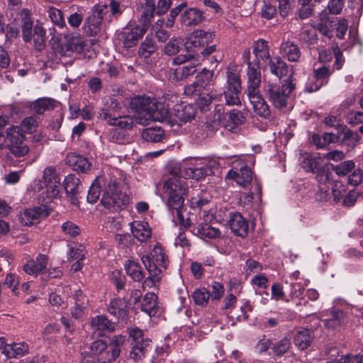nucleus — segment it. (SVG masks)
<instances>
[{
    "label": "nucleus",
    "instance_id": "nucleus-2",
    "mask_svg": "<svg viewBox=\"0 0 363 363\" xmlns=\"http://www.w3.org/2000/svg\"><path fill=\"white\" fill-rule=\"evenodd\" d=\"M215 37V32L197 30L187 38L185 48L189 52H192L196 55L200 53L203 58L208 57L216 50L215 44L208 45Z\"/></svg>",
    "mask_w": 363,
    "mask_h": 363
},
{
    "label": "nucleus",
    "instance_id": "nucleus-12",
    "mask_svg": "<svg viewBox=\"0 0 363 363\" xmlns=\"http://www.w3.org/2000/svg\"><path fill=\"white\" fill-rule=\"evenodd\" d=\"M91 326L94 334L98 337L106 335L115 330L113 323L104 315L93 318L91 320Z\"/></svg>",
    "mask_w": 363,
    "mask_h": 363
},
{
    "label": "nucleus",
    "instance_id": "nucleus-44",
    "mask_svg": "<svg viewBox=\"0 0 363 363\" xmlns=\"http://www.w3.org/2000/svg\"><path fill=\"white\" fill-rule=\"evenodd\" d=\"M157 296L154 293H147L145 295L142 304L141 310L148 314L150 316L155 315L157 313Z\"/></svg>",
    "mask_w": 363,
    "mask_h": 363
},
{
    "label": "nucleus",
    "instance_id": "nucleus-11",
    "mask_svg": "<svg viewBox=\"0 0 363 363\" xmlns=\"http://www.w3.org/2000/svg\"><path fill=\"white\" fill-rule=\"evenodd\" d=\"M141 260L149 272V277L143 283V289L156 287V284L161 280L162 270L151 262L150 256H143Z\"/></svg>",
    "mask_w": 363,
    "mask_h": 363
},
{
    "label": "nucleus",
    "instance_id": "nucleus-14",
    "mask_svg": "<svg viewBox=\"0 0 363 363\" xmlns=\"http://www.w3.org/2000/svg\"><path fill=\"white\" fill-rule=\"evenodd\" d=\"M49 258L47 255L39 254L36 259H30L24 265L23 269L25 272L30 275H38L43 274V271L46 269L48 264Z\"/></svg>",
    "mask_w": 363,
    "mask_h": 363
},
{
    "label": "nucleus",
    "instance_id": "nucleus-39",
    "mask_svg": "<svg viewBox=\"0 0 363 363\" xmlns=\"http://www.w3.org/2000/svg\"><path fill=\"white\" fill-rule=\"evenodd\" d=\"M157 50V45L155 40L152 36L147 35L139 47L138 55L144 58H148L154 54Z\"/></svg>",
    "mask_w": 363,
    "mask_h": 363
},
{
    "label": "nucleus",
    "instance_id": "nucleus-6",
    "mask_svg": "<svg viewBox=\"0 0 363 363\" xmlns=\"http://www.w3.org/2000/svg\"><path fill=\"white\" fill-rule=\"evenodd\" d=\"M4 147L9 152L16 157L26 155L29 148L24 142V135L18 127H11L7 129L4 139Z\"/></svg>",
    "mask_w": 363,
    "mask_h": 363
},
{
    "label": "nucleus",
    "instance_id": "nucleus-30",
    "mask_svg": "<svg viewBox=\"0 0 363 363\" xmlns=\"http://www.w3.org/2000/svg\"><path fill=\"white\" fill-rule=\"evenodd\" d=\"M176 117L182 122H189L195 118L196 109L192 104H180L174 109Z\"/></svg>",
    "mask_w": 363,
    "mask_h": 363
},
{
    "label": "nucleus",
    "instance_id": "nucleus-62",
    "mask_svg": "<svg viewBox=\"0 0 363 363\" xmlns=\"http://www.w3.org/2000/svg\"><path fill=\"white\" fill-rule=\"evenodd\" d=\"M315 29L316 30H318L321 34H323V35L328 38H331L333 36L332 21H328L321 19L320 22L318 24L317 28H315Z\"/></svg>",
    "mask_w": 363,
    "mask_h": 363
},
{
    "label": "nucleus",
    "instance_id": "nucleus-61",
    "mask_svg": "<svg viewBox=\"0 0 363 363\" xmlns=\"http://www.w3.org/2000/svg\"><path fill=\"white\" fill-rule=\"evenodd\" d=\"M62 232L71 237L74 238L80 234L81 230L79 227L72 221H67L62 225Z\"/></svg>",
    "mask_w": 363,
    "mask_h": 363
},
{
    "label": "nucleus",
    "instance_id": "nucleus-46",
    "mask_svg": "<svg viewBox=\"0 0 363 363\" xmlns=\"http://www.w3.org/2000/svg\"><path fill=\"white\" fill-rule=\"evenodd\" d=\"M198 65V60H191L182 67L177 68L174 72L175 77L177 80H183L187 78L196 72V67Z\"/></svg>",
    "mask_w": 363,
    "mask_h": 363
},
{
    "label": "nucleus",
    "instance_id": "nucleus-52",
    "mask_svg": "<svg viewBox=\"0 0 363 363\" xmlns=\"http://www.w3.org/2000/svg\"><path fill=\"white\" fill-rule=\"evenodd\" d=\"M187 6V2L184 1L179 5L172 8L170 10L169 14L167 17V20L164 21V25L166 28H172L174 25L176 18L182 13V11Z\"/></svg>",
    "mask_w": 363,
    "mask_h": 363
},
{
    "label": "nucleus",
    "instance_id": "nucleus-41",
    "mask_svg": "<svg viewBox=\"0 0 363 363\" xmlns=\"http://www.w3.org/2000/svg\"><path fill=\"white\" fill-rule=\"evenodd\" d=\"M145 256H150L151 262L155 263L158 268L159 267H167V257L160 245H155L150 255Z\"/></svg>",
    "mask_w": 363,
    "mask_h": 363
},
{
    "label": "nucleus",
    "instance_id": "nucleus-35",
    "mask_svg": "<svg viewBox=\"0 0 363 363\" xmlns=\"http://www.w3.org/2000/svg\"><path fill=\"white\" fill-rule=\"evenodd\" d=\"M125 340V336L122 335H114L112 337L109 344L111 351L106 353L108 362L114 361L119 356L121 347L124 344Z\"/></svg>",
    "mask_w": 363,
    "mask_h": 363
},
{
    "label": "nucleus",
    "instance_id": "nucleus-29",
    "mask_svg": "<svg viewBox=\"0 0 363 363\" xmlns=\"http://www.w3.org/2000/svg\"><path fill=\"white\" fill-rule=\"evenodd\" d=\"M297 35L299 41L308 46L313 45L318 42L316 29L312 26H303Z\"/></svg>",
    "mask_w": 363,
    "mask_h": 363
},
{
    "label": "nucleus",
    "instance_id": "nucleus-37",
    "mask_svg": "<svg viewBox=\"0 0 363 363\" xmlns=\"http://www.w3.org/2000/svg\"><path fill=\"white\" fill-rule=\"evenodd\" d=\"M35 33V36L32 38L33 48L36 51H42L46 48V30L41 24L36 23Z\"/></svg>",
    "mask_w": 363,
    "mask_h": 363
},
{
    "label": "nucleus",
    "instance_id": "nucleus-60",
    "mask_svg": "<svg viewBox=\"0 0 363 363\" xmlns=\"http://www.w3.org/2000/svg\"><path fill=\"white\" fill-rule=\"evenodd\" d=\"M279 13L276 5H273L271 2H264L261 9L262 17L269 20L277 16Z\"/></svg>",
    "mask_w": 363,
    "mask_h": 363
},
{
    "label": "nucleus",
    "instance_id": "nucleus-16",
    "mask_svg": "<svg viewBox=\"0 0 363 363\" xmlns=\"http://www.w3.org/2000/svg\"><path fill=\"white\" fill-rule=\"evenodd\" d=\"M247 95L257 114L265 118L270 116L269 107L259 92H248Z\"/></svg>",
    "mask_w": 363,
    "mask_h": 363
},
{
    "label": "nucleus",
    "instance_id": "nucleus-20",
    "mask_svg": "<svg viewBox=\"0 0 363 363\" xmlns=\"http://www.w3.org/2000/svg\"><path fill=\"white\" fill-rule=\"evenodd\" d=\"M228 91H241L242 81L240 71L235 65H230L226 71Z\"/></svg>",
    "mask_w": 363,
    "mask_h": 363
},
{
    "label": "nucleus",
    "instance_id": "nucleus-32",
    "mask_svg": "<svg viewBox=\"0 0 363 363\" xmlns=\"http://www.w3.org/2000/svg\"><path fill=\"white\" fill-rule=\"evenodd\" d=\"M106 184V182L104 177H99L96 178L89 189L87 201L91 203H95L101 195L102 187L105 188Z\"/></svg>",
    "mask_w": 363,
    "mask_h": 363
},
{
    "label": "nucleus",
    "instance_id": "nucleus-13",
    "mask_svg": "<svg viewBox=\"0 0 363 363\" xmlns=\"http://www.w3.org/2000/svg\"><path fill=\"white\" fill-rule=\"evenodd\" d=\"M225 178L235 180L238 185L247 188L252 182V172L249 167L244 164L240 167L239 172L230 170Z\"/></svg>",
    "mask_w": 363,
    "mask_h": 363
},
{
    "label": "nucleus",
    "instance_id": "nucleus-15",
    "mask_svg": "<svg viewBox=\"0 0 363 363\" xmlns=\"http://www.w3.org/2000/svg\"><path fill=\"white\" fill-rule=\"evenodd\" d=\"M228 224L232 232L240 237H245L248 230V224L240 213H231Z\"/></svg>",
    "mask_w": 363,
    "mask_h": 363
},
{
    "label": "nucleus",
    "instance_id": "nucleus-19",
    "mask_svg": "<svg viewBox=\"0 0 363 363\" xmlns=\"http://www.w3.org/2000/svg\"><path fill=\"white\" fill-rule=\"evenodd\" d=\"M253 54L255 56L257 62L260 61L267 65V62L271 59L269 53V47L268 42L264 39L259 38L253 43Z\"/></svg>",
    "mask_w": 363,
    "mask_h": 363
},
{
    "label": "nucleus",
    "instance_id": "nucleus-10",
    "mask_svg": "<svg viewBox=\"0 0 363 363\" xmlns=\"http://www.w3.org/2000/svg\"><path fill=\"white\" fill-rule=\"evenodd\" d=\"M50 212L45 206H35L26 209L20 215V220L25 225H30L38 223L46 218Z\"/></svg>",
    "mask_w": 363,
    "mask_h": 363
},
{
    "label": "nucleus",
    "instance_id": "nucleus-63",
    "mask_svg": "<svg viewBox=\"0 0 363 363\" xmlns=\"http://www.w3.org/2000/svg\"><path fill=\"white\" fill-rule=\"evenodd\" d=\"M270 99L274 105L279 108H283L286 106V99L289 94L285 92H270Z\"/></svg>",
    "mask_w": 363,
    "mask_h": 363
},
{
    "label": "nucleus",
    "instance_id": "nucleus-21",
    "mask_svg": "<svg viewBox=\"0 0 363 363\" xmlns=\"http://www.w3.org/2000/svg\"><path fill=\"white\" fill-rule=\"evenodd\" d=\"M143 12L139 19V25L148 29L151 23L152 18L156 13V4L155 0H145L142 4Z\"/></svg>",
    "mask_w": 363,
    "mask_h": 363
},
{
    "label": "nucleus",
    "instance_id": "nucleus-5",
    "mask_svg": "<svg viewBox=\"0 0 363 363\" xmlns=\"http://www.w3.org/2000/svg\"><path fill=\"white\" fill-rule=\"evenodd\" d=\"M147 29L138 24L135 21L130 20L122 30L118 33V39L127 50L135 48L142 39Z\"/></svg>",
    "mask_w": 363,
    "mask_h": 363
},
{
    "label": "nucleus",
    "instance_id": "nucleus-58",
    "mask_svg": "<svg viewBox=\"0 0 363 363\" xmlns=\"http://www.w3.org/2000/svg\"><path fill=\"white\" fill-rule=\"evenodd\" d=\"M133 138L127 135L123 130H113L111 133V140L118 144H128L132 141Z\"/></svg>",
    "mask_w": 363,
    "mask_h": 363
},
{
    "label": "nucleus",
    "instance_id": "nucleus-26",
    "mask_svg": "<svg viewBox=\"0 0 363 363\" xmlns=\"http://www.w3.org/2000/svg\"><path fill=\"white\" fill-rule=\"evenodd\" d=\"M131 231L135 238L140 242L147 241L152 235V230L147 222L134 221L131 223Z\"/></svg>",
    "mask_w": 363,
    "mask_h": 363
},
{
    "label": "nucleus",
    "instance_id": "nucleus-42",
    "mask_svg": "<svg viewBox=\"0 0 363 363\" xmlns=\"http://www.w3.org/2000/svg\"><path fill=\"white\" fill-rule=\"evenodd\" d=\"M325 325L329 328H337L342 326L346 322V317L342 311L333 310L330 316L324 320Z\"/></svg>",
    "mask_w": 363,
    "mask_h": 363
},
{
    "label": "nucleus",
    "instance_id": "nucleus-7",
    "mask_svg": "<svg viewBox=\"0 0 363 363\" xmlns=\"http://www.w3.org/2000/svg\"><path fill=\"white\" fill-rule=\"evenodd\" d=\"M206 19L203 11L196 7L187 6L182 11L179 21L182 27H194L199 26Z\"/></svg>",
    "mask_w": 363,
    "mask_h": 363
},
{
    "label": "nucleus",
    "instance_id": "nucleus-18",
    "mask_svg": "<svg viewBox=\"0 0 363 363\" xmlns=\"http://www.w3.org/2000/svg\"><path fill=\"white\" fill-rule=\"evenodd\" d=\"M243 113L237 109H233L226 113L224 127L229 131L235 133L238 128L245 123Z\"/></svg>",
    "mask_w": 363,
    "mask_h": 363
},
{
    "label": "nucleus",
    "instance_id": "nucleus-31",
    "mask_svg": "<svg viewBox=\"0 0 363 363\" xmlns=\"http://www.w3.org/2000/svg\"><path fill=\"white\" fill-rule=\"evenodd\" d=\"M59 103L50 98H41L31 104V109L38 114H42L46 111L52 110L58 106Z\"/></svg>",
    "mask_w": 363,
    "mask_h": 363
},
{
    "label": "nucleus",
    "instance_id": "nucleus-55",
    "mask_svg": "<svg viewBox=\"0 0 363 363\" xmlns=\"http://www.w3.org/2000/svg\"><path fill=\"white\" fill-rule=\"evenodd\" d=\"M164 23V19H159L152 26V29L155 32V37L160 43H164L169 38L170 33L164 30L162 27Z\"/></svg>",
    "mask_w": 363,
    "mask_h": 363
},
{
    "label": "nucleus",
    "instance_id": "nucleus-47",
    "mask_svg": "<svg viewBox=\"0 0 363 363\" xmlns=\"http://www.w3.org/2000/svg\"><path fill=\"white\" fill-rule=\"evenodd\" d=\"M125 269L127 274L135 281H140L145 277L140 266L134 261L128 260L125 264Z\"/></svg>",
    "mask_w": 363,
    "mask_h": 363
},
{
    "label": "nucleus",
    "instance_id": "nucleus-22",
    "mask_svg": "<svg viewBox=\"0 0 363 363\" xmlns=\"http://www.w3.org/2000/svg\"><path fill=\"white\" fill-rule=\"evenodd\" d=\"M64 183V188L67 196L70 198L72 203L76 204L78 202L77 194L82 186L80 180L70 174L65 177Z\"/></svg>",
    "mask_w": 363,
    "mask_h": 363
},
{
    "label": "nucleus",
    "instance_id": "nucleus-25",
    "mask_svg": "<svg viewBox=\"0 0 363 363\" xmlns=\"http://www.w3.org/2000/svg\"><path fill=\"white\" fill-rule=\"evenodd\" d=\"M66 163L72 167L74 170L81 172H86L91 167V163L86 157L74 153H70L67 155Z\"/></svg>",
    "mask_w": 363,
    "mask_h": 363
},
{
    "label": "nucleus",
    "instance_id": "nucleus-56",
    "mask_svg": "<svg viewBox=\"0 0 363 363\" xmlns=\"http://www.w3.org/2000/svg\"><path fill=\"white\" fill-rule=\"evenodd\" d=\"M192 298L196 305L204 306L208 302L210 293L205 288L198 289L193 293Z\"/></svg>",
    "mask_w": 363,
    "mask_h": 363
},
{
    "label": "nucleus",
    "instance_id": "nucleus-24",
    "mask_svg": "<svg viewBox=\"0 0 363 363\" xmlns=\"http://www.w3.org/2000/svg\"><path fill=\"white\" fill-rule=\"evenodd\" d=\"M103 118L108 121L111 125L118 127L121 130H130L134 125V120L130 116H111L108 113L105 112Z\"/></svg>",
    "mask_w": 363,
    "mask_h": 363
},
{
    "label": "nucleus",
    "instance_id": "nucleus-17",
    "mask_svg": "<svg viewBox=\"0 0 363 363\" xmlns=\"http://www.w3.org/2000/svg\"><path fill=\"white\" fill-rule=\"evenodd\" d=\"M279 52L283 57L286 58L289 62H298L301 57L299 47L290 40L284 41L281 43Z\"/></svg>",
    "mask_w": 363,
    "mask_h": 363
},
{
    "label": "nucleus",
    "instance_id": "nucleus-9",
    "mask_svg": "<svg viewBox=\"0 0 363 363\" xmlns=\"http://www.w3.org/2000/svg\"><path fill=\"white\" fill-rule=\"evenodd\" d=\"M103 25H104L103 17L100 16L97 9L94 6L84 22V30L89 36H96L101 31Z\"/></svg>",
    "mask_w": 363,
    "mask_h": 363
},
{
    "label": "nucleus",
    "instance_id": "nucleus-43",
    "mask_svg": "<svg viewBox=\"0 0 363 363\" xmlns=\"http://www.w3.org/2000/svg\"><path fill=\"white\" fill-rule=\"evenodd\" d=\"M213 72L203 69V72L199 73L196 77V80L193 83L194 89L193 91H201L207 89L208 86L213 78Z\"/></svg>",
    "mask_w": 363,
    "mask_h": 363
},
{
    "label": "nucleus",
    "instance_id": "nucleus-36",
    "mask_svg": "<svg viewBox=\"0 0 363 363\" xmlns=\"http://www.w3.org/2000/svg\"><path fill=\"white\" fill-rule=\"evenodd\" d=\"M28 352V347L24 342L13 343L4 347V353L9 358H16Z\"/></svg>",
    "mask_w": 363,
    "mask_h": 363
},
{
    "label": "nucleus",
    "instance_id": "nucleus-23",
    "mask_svg": "<svg viewBox=\"0 0 363 363\" xmlns=\"http://www.w3.org/2000/svg\"><path fill=\"white\" fill-rule=\"evenodd\" d=\"M267 65L269 66L270 72L279 79L286 76L289 72L288 65L281 56L272 57Z\"/></svg>",
    "mask_w": 363,
    "mask_h": 363
},
{
    "label": "nucleus",
    "instance_id": "nucleus-3",
    "mask_svg": "<svg viewBox=\"0 0 363 363\" xmlns=\"http://www.w3.org/2000/svg\"><path fill=\"white\" fill-rule=\"evenodd\" d=\"M164 193L167 194V206L173 211L184 206L187 191L186 183L181 179L169 178L163 184Z\"/></svg>",
    "mask_w": 363,
    "mask_h": 363
},
{
    "label": "nucleus",
    "instance_id": "nucleus-1",
    "mask_svg": "<svg viewBox=\"0 0 363 363\" xmlns=\"http://www.w3.org/2000/svg\"><path fill=\"white\" fill-rule=\"evenodd\" d=\"M129 106L136 113L135 120L141 125H147L152 121H162L169 114V109L164 104L146 94L131 98Z\"/></svg>",
    "mask_w": 363,
    "mask_h": 363
},
{
    "label": "nucleus",
    "instance_id": "nucleus-54",
    "mask_svg": "<svg viewBox=\"0 0 363 363\" xmlns=\"http://www.w3.org/2000/svg\"><path fill=\"white\" fill-rule=\"evenodd\" d=\"M107 73L104 78V83L106 86L112 87L118 78L121 72L116 66L107 65Z\"/></svg>",
    "mask_w": 363,
    "mask_h": 363
},
{
    "label": "nucleus",
    "instance_id": "nucleus-45",
    "mask_svg": "<svg viewBox=\"0 0 363 363\" xmlns=\"http://www.w3.org/2000/svg\"><path fill=\"white\" fill-rule=\"evenodd\" d=\"M312 340V332L308 329L298 331L294 337V342L301 350L306 349L310 345Z\"/></svg>",
    "mask_w": 363,
    "mask_h": 363
},
{
    "label": "nucleus",
    "instance_id": "nucleus-50",
    "mask_svg": "<svg viewBox=\"0 0 363 363\" xmlns=\"http://www.w3.org/2000/svg\"><path fill=\"white\" fill-rule=\"evenodd\" d=\"M48 12L49 18L55 26H57L59 28L66 27L65 18L62 10L55 7H50Z\"/></svg>",
    "mask_w": 363,
    "mask_h": 363
},
{
    "label": "nucleus",
    "instance_id": "nucleus-48",
    "mask_svg": "<svg viewBox=\"0 0 363 363\" xmlns=\"http://www.w3.org/2000/svg\"><path fill=\"white\" fill-rule=\"evenodd\" d=\"M197 233L201 237L207 238L209 239L217 238L220 235V232L218 228L212 226L208 223H200L197 228Z\"/></svg>",
    "mask_w": 363,
    "mask_h": 363
},
{
    "label": "nucleus",
    "instance_id": "nucleus-27",
    "mask_svg": "<svg viewBox=\"0 0 363 363\" xmlns=\"http://www.w3.org/2000/svg\"><path fill=\"white\" fill-rule=\"evenodd\" d=\"M21 23L23 40L25 43H30L33 36H35V25H33L30 15L27 14L22 17Z\"/></svg>",
    "mask_w": 363,
    "mask_h": 363
},
{
    "label": "nucleus",
    "instance_id": "nucleus-34",
    "mask_svg": "<svg viewBox=\"0 0 363 363\" xmlns=\"http://www.w3.org/2000/svg\"><path fill=\"white\" fill-rule=\"evenodd\" d=\"M329 76V68L325 66L315 69V81L307 91H318L320 89L323 85L328 84Z\"/></svg>",
    "mask_w": 363,
    "mask_h": 363
},
{
    "label": "nucleus",
    "instance_id": "nucleus-49",
    "mask_svg": "<svg viewBox=\"0 0 363 363\" xmlns=\"http://www.w3.org/2000/svg\"><path fill=\"white\" fill-rule=\"evenodd\" d=\"M320 160L318 157H314L311 155L306 154L301 162V166L307 172L315 173L321 167Z\"/></svg>",
    "mask_w": 363,
    "mask_h": 363
},
{
    "label": "nucleus",
    "instance_id": "nucleus-57",
    "mask_svg": "<svg viewBox=\"0 0 363 363\" xmlns=\"http://www.w3.org/2000/svg\"><path fill=\"white\" fill-rule=\"evenodd\" d=\"M354 167V163L352 160H347L337 165H333L332 169L338 176H345Z\"/></svg>",
    "mask_w": 363,
    "mask_h": 363
},
{
    "label": "nucleus",
    "instance_id": "nucleus-59",
    "mask_svg": "<svg viewBox=\"0 0 363 363\" xmlns=\"http://www.w3.org/2000/svg\"><path fill=\"white\" fill-rule=\"evenodd\" d=\"M100 16L103 17V21L104 26H109L114 21H117L118 18L111 15V13L108 11L107 4L104 5H96Z\"/></svg>",
    "mask_w": 363,
    "mask_h": 363
},
{
    "label": "nucleus",
    "instance_id": "nucleus-4",
    "mask_svg": "<svg viewBox=\"0 0 363 363\" xmlns=\"http://www.w3.org/2000/svg\"><path fill=\"white\" fill-rule=\"evenodd\" d=\"M129 202V197L118 189V184L110 180L104 189L101 203L110 211H118L125 207Z\"/></svg>",
    "mask_w": 363,
    "mask_h": 363
},
{
    "label": "nucleus",
    "instance_id": "nucleus-33",
    "mask_svg": "<svg viewBox=\"0 0 363 363\" xmlns=\"http://www.w3.org/2000/svg\"><path fill=\"white\" fill-rule=\"evenodd\" d=\"M247 91H256L261 84L260 66L247 67Z\"/></svg>",
    "mask_w": 363,
    "mask_h": 363
},
{
    "label": "nucleus",
    "instance_id": "nucleus-28",
    "mask_svg": "<svg viewBox=\"0 0 363 363\" xmlns=\"http://www.w3.org/2000/svg\"><path fill=\"white\" fill-rule=\"evenodd\" d=\"M150 342L149 339H142L140 342L133 343L130 357L135 362L142 360L148 350Z\"/></svg>",
    "mask_w": 363,
    "mask_h": 363
},
{
    "label": "nucleus",
    "instance_id": "nucleus-40",
    "mask_svg": "<svg viewBox=\"0 0 363 363\" xmlns=\"http://www.w3.org/2000/svg\"><path fill=\"white\" fill-rule=\"evenodd\" d=\"M143 140L151 143L161 142L164 138V131L158 126L144 129L141 133Z\"/></svg>",
    "mask_w": 363,
    "mask_h": 363
},
{
    "label": "nucleus",
    "instance_id": "nucleus-64",
    "mask_svg": "<svg viewBox=\"0 0 363 363\" xmlns=\"http://www.w3.org/2000/svg\"><path fill=\"white\" fill-rule=\"evenodd\" d=\"M37 127L38 121L36 118L33 116L25 118L21 123V130L28 133L35 132Z\"/></svg>",
    "mask_w": 363,
    "mask_h": 363
},
{
    "label": "nucleus",
    "instance_id": "nucleus-51",
    "mask_svg": "<svg viewBox=\"0 0 363 363\" xmlns=\"http://www.w3.org/2000/svg\"><path fill=\"white\" fill-rule=\"evenodd\" d=\"M279 14L283 18L291 15L296 8V0H277Z\"/></svg>",
    "mask_w": 363,
    "mask_h": 363
},
{
    "label": "nucleus",
    "instance_id": "nucleus-53",
    "mask_svg": "<svg viewBox=\"0 0 363 363\" xmlns=\"http://www.w3.org/2000/svg\"><path fill=\"white\" fill-rule=\"evenodd\" d=\"M196 104L201 111H206L212 103L213 97L209 92L196 93Z\"/></svg>",
    "mask_w": 363,
    "mask_h": 363
},
{
    "label": "nucleus",
    "instance_id": "nucleus-8",
    "mask_svg": "<svg viewBox=\"0 0 363 363\" xmlns=\"http://www.w3.org/2000/svg\"><path fill=\"white\" fill-rule=\"evenodd\" d=\"M213 174L212 166L210 164H193L184 167V179H192L202 181L206 177Z\"/></svg>",
    "mask_w": 363,
    "mask_h": 363
},
{
    "label": "nucleus",
    "instance_id": "nucleus-38",
    "mask_svg": "<svg viewBox=\"0 0 363 363\" xmlns=\"http://www.w3.org/2000/svg\"><path fill=\"white\" fill-rule=\"evenodd\" d=\"M340 138L342 136V142L346 143L350 147H354L359 142L361 137L356 131L348 128L346 125L340 126Z\"/></svg>",
    "mask_w": 363,
    "mask_h": 363
}]
</instances>
